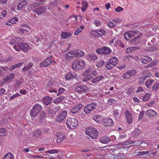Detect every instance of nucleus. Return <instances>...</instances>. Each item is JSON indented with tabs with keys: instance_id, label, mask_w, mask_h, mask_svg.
I'll return each mask as SVG.
<instances>
[{
	"instance_id": "obj_13",
	"label": "nucleus",
	"mask_w": 159,
	"mask_h": 159,
	"mask_svg": "<svg viewBox=\"0 0 159 159\" xmlns=\"http://www.w3.org/2000/svg\"><path fill=\"white\" fill-rule=\"evenodd\" d=\"M89 89L88 88L84 86H78L75 89L76 91L80 93H84L87 92Z\"/></svg>"
},
{
	"instance_id": "obj_31",
	"label": "nucleus",
	"mask_w": 159,
	"mask_h": 159,
	"mask_svg": "<svg viewBox=\"0 0 159 159\" xmlns=\"http://www.w3.org/2000/svg\"><path fill=\"white\" fill-rule=\"evenodd\" d=\"M27 3L26 0H23L18 4L17 7V10L19 11Z\"/></svg>"
},
{
	"instance_id": "obj_20",
	"label": "nucleus",
	"mask_w": 159,
	"mask_h": 159,
	"mask_svg": "<svg viewBox=\"0 0 159 159\" xmlns=\"http://www.w3.org/2000/svg\"><path fill=\"white\" fill-rule=\"evenodd\" d=\"M46 10V9L45 7H38L35 12L36 13L37 15H40L45 12Z\"/></svg>"
},
{
	"instance_id": "obj_45",
	"label": "nucleus",
	"mask_w": 159,
	"mask_h": 159,
	"mask_svg": "<svg viewBox=\"0 0 159 159\" xmlns=\"http://www.w3.org/2000/svg\"><path fill=\"white\" fill-rule=\"evenodd\" d=\"M6 130L5 128H0V136H4L6 135Z\"/></svg>"
},
{
	"instance_id": "obj_58",
	"label": "nucleus",
	"mask_w": 159,
	"mask_h": 159,
	"mask_svg": "<svg viewBox=\"0 0 159 159\" xmlns=\"http://www.w3.org/2000/svg\"><path fill=\"white\" fill-rule=\"evenodd\" d=\"M125 59L126 61H130L131 59H134V57L132 56L127 55L125 56Z\"/></svg>"
},
{
	"instance_id": "obj_63",
	"label": "nucleus",
	"mask_w": 159,
	"mask_h": 159,
	"mask_svg": "<svg viewBox=\"0 0 159 159\" xmlns=\"http://www.w3.org/2000/svg\"><path fill=\"white\" fill-rule=\"evenodd\" d=\"M123 8L120 6H119L115 9V11L117 12H119L123 11Z\"/></svg>"
},
{
	"instance_id": "obj_54",
	"label": "nucleus",
	"mask_w": 159,
	"mask_h": 159,
	"mask_svg": "<svg viewBox=\"0 0 159 159\" xmlns=\"http://www.w3.org/2000/svg\"><path fill=\"white\" fill-rule=\"evenodd\" d=\"M88 57L92 60H95L97 58V57L95 54H89L88 55Z\"/></svg>"
},
{
	"instance_id": "obj_5",
	"label": "nucleus",
	"mask_w": 159,
	"mask_h": 159,
	"mask_svg": "<svg viewBox=\"0 0 159 159\" xmlns=\"http://www.w3.org/2000/svg\"><path fill=\"white\" fill-rule=\"evenodd\" d=\"M42 107L39 104L34 105L30 110V115L32 117L36 116L40 112L42 109Z\"/></svg>"
},
{
	"instance_id": "obj_28",
	"label": "nucleus",
	"mask_w": 159,
	"mask_h": 159,
	"mask_svg": "<svg viewBox=\"0 0 159 159\" xmlns=\"http://www.w3.org/2000/svg\"><path fill=\"white\" fill-rule=\"evenodd\" d=\"M88 3L87 1H83L81 2L82 7L81 10L83 12H84L88 7Z\"/></svg>"
},
{
	"instance_id": "obj_18",
	"label": "nucleus",
	"mask_w": 159,
	"mask_h": 159,
	"mask_svg": "<svg viewBox=\"0 0 159 159\" xmlns=\"http://www.w3.org/2000/svg\"><path fill=\"white\" fill-rule=\"evenodd\" d=\"M99 141L103 144H108L110 142L111 140L108 136H104L100 138Z\"/></svg>"
},
{
	"instance_id": "obj_40",
	"label": "nucleus",
	"mask_w": 159,
	"mask_h": 159,
	"mask_svg": "<svg viewBox=\"0 0 159 159\" xmlns=\"http://www.w3.org/2000/svg\"><path fill=\"white\" fill-rule=\"evenodd\" d=\"M64 57L66 60L67 61H69L73 58L72 56L71 55L69 52H68L66 54H65Z\"/></svg>"
},
{
	"instance_id": "obj_2",
	"label": "nucleus",
	"mask_w": 159,
	"mask_h": 159,
	"mask_svg": "<svg viewBox=\"0 0 159 159\" xmlns=\"http://www.w3.org/2000/svg\"><path fill=\"white\" fill-rule=\"evenodd\" d=\"M85 133L92 139H95L98 136V131L96 128L93 127L87 128L85 130Z\"/></svg>"
},
{
	"instance_id": "obj_37",
	"label": "nucleus",
	"mask_w": 159,
	"mask_h": 159,
	"mask_svg": "<svg viewBox=\"0 0 159 159\" xmlns=\"http://www.w3.org/2000/svg\"><path fill=\"white\" fill-rule=\"evenodd\" d=\"M105 67L108 70H110L113 68L114 66L108 60L105 63Z\"/></svg>"
},
{
	"instance_id": "obj_53",
	"label": "nucleus",
	"mask_w": 159,
	"mask_h": 159,
	"mask_svg": "<svg viewBox=\"0 0 159 159\" xmlns=\"http://www.w3.org/2000/svg\"><path fill=\"white\" fill-rule=\"evenodd\" d=\"M104 63V61L101 60L99 62L97 63L96 66L98 68L100 67L103 65Z\"/></svg>"
},
{
	"instance_id": "obj_39",
	"label": "nucleus",
	"mask_w": 159,
	"mask_h": 159,
	"mask_svg": "<svg viewBox=\"0 0 159 159\" xmlns=\"http://www.w3.org/2000/svg\"><path fill=\"white\" fill-rule=\"evenodd\" d=\"M84 26L83 25L80 26L79 28H78V29L75 31L74 35H78L84 29Z\"/></svg>"
},
{
	"instance_id": "obj_36",
	"label": "nucleus",
	"mask_w": 159,
	"mask_h": 159,
	"mask_svg": "<svg viewBox=\"0 0 159 159\" xmlns=\"http://www.w3.org/2000/svg\"><path fill=\"white\" fill-rule=\"evenodd\" d=\"M2 159H14V157L11 153L9 152L7 153Z\"/></svg>"
},
{
	"instance_id": "obj_4",
	"label": "nucleus",
	"mask_w": 159,
	"mask_h": 159,
	"mask_svg": "<svg viewBox=\"0 0 159 159\" xmlns=\"http://www.w3.org/2000/svg\"><path fill=\"white\" fill-rule=\"evenodd\" d=\"M85 62L83 60H78L74 61L72 63V68L75 71H77L84 67Z\"/></svg>"
},
{
	"instance_id": "obj_46",
	"label": "nucleus",
	"mask_w": 159,
	"mask_h": 159,
	"mask_svg": "<svg viewBox=\"0 0 159 159\" xmlns=\"http://www.w3.org/2000/svg\"><path fill=\"white\" fill-rule=\"evenodd\" d=\"M159 89V84L156 83L152 87V91H157Z\"/></svg>"
},
{
	"instance_id": "obj_24",
	"label": "nucleus",
	"mask_w": 159,
	"mask_h": 159,
	"mask_svg": "<svg viewBox=\"0 0 159 159\" xmlns=\"http://www.w3.org/2000/svg\"><path fill=\"white\" fill-rule=\"evenodd\" d=\"M102 116L101 115L96 114L93 116V119L97 123H100L102 121Z\"/></svg>"
},
{
	"instance_id": "obj_48",
	"label": "nucleus",
	"mask_w": 159,
	"mask_h": 159,
	"mask_svg": "<svg viewBox=\"0 0 159 159\" xmlns=\"http://www.w3.org/2000/svg\"><path fill=\"white\" fill-rule=\"evenodd\" d=\"M140 133V130L139 129H135L134 132L133 136L134 137H137Z\"/></svg>"
},
{
	"instance_id": "obj_11",
	"label": "nucleus",
	"mask_w": 159,
	"mask_h": 159,
	"mask_svg": "<svg viewBox=\"0 0 159 159\" xmlns=\"http://www.w3.org/2000/svg\"><path fill=\"white\" fill-rule=\"evenodd\" d=\"M114 124L113 120L110 118H107L104 119L103 125L106 127H111Z\"/></svg>"
},
{
	"instance_id": "obj_27",
	"label": "nucleus",
	"mask_w": 159,
	"mask_h": 159,
	"mask_svg": "<svg viewBox=\"0 0 159 159\" xmlns=\"http://www.w3.org/2000/svg\"><path fill=\"white\" fill-rule=\"evenodd\" d=\"M52 101V98L49 96H47L44 97L43 99V102L47 105L49 104Z\"/></svg>"
},
{
	"instance_id": "obj_16",
	"label": "nucleus",
	"mask_w": 159,
	"mask_h": 159,
	"mask_svg": "<svg viewBox=\"0 0 159 159\" xmlns=\"http://www.w3.org/2000/svg\"><path fill=\"white\" fill-rule=\"evenodd\" d=\"M125 115L127 122L131 124L132 122V116L130 111L127 110L125 112Z\"/></svg>"
},
{
	"instance_id": "obj_60",
	"label": "nucleus",
	"mask_w": 159,
	"mask_h": 159,
	"mask_svg": "<svg viewBox=\"0 0 159 159\" xmlns=\"http://www.w3.org/2000/svg\"><path fill=\"white\" fill-rule=\"evenodd\" d=\"M94 32V35L96 37H101L102 36V34L99 33V30L93 31Z\"/></svg>"
},
{
	"instance_id": "obj_14",
	"label": "nucleus",
	"mask_w": 159,
	"mask_h": 159,
	"mask_svg": "<svg viewBox=\"0 0 159 159\" xmlns=\"http://www.w3.org/2000/svg\"><path fill=\"white\" fill-rule=\"evenodd\" d=\"M136 72L134 70H132L129 71H127L123 75V77L125 79H128L130 78L131 76H133L135 75Z\"/></svg>"
},
{
	"instance_id": "obj_50",
	"label": "nucleus",
	"mask_w": 159,
	"mask_h": 159,
	"mask_svg": "<svg viewBox=\"0 0 159 159\" xmlns=\"http://www.w3.org/2000/svg\"><path fill=\"white\" fill-rule=\"evenodd\" d=\"M49 88L48 89V91L50 93H57V90L54 87H52L50 88L49 87Z\"/></svg>"
},
{
	"instance_id": "obj_62",
	"label": "nucleus",
	"mask_w": 159,
	"mask_h": 159,
	"mask_svg": "<svg viewBox=\"0 0 159 159\" xmlns=\"http://www.w3.org/2000/svg\"><path fill=\"white\" fill-rule=\"evenodd\" d=\"M86 73L87 74L86 75H84V73L83 75H85V76L87 78V80H89L92 77L91 75L90 74V73H89V72H87Z\"/></svg>"
},
{
	"instance_id": "obj_1",
	"label": "nucleus",
	"mask_w": 159,
	"mask_h": 159,
	"mask_svg": "<svg viewBox=\"0 0 159 159\" xmlns=\"http://www.w3.org/2000/svg\"><path fill=\"white\" fill-rule=\"evenodd\" d=\"M29 47V45L25 42L16 43L13 47L15 51L17 52H20V50H22L25 52L28 51Z\"/></svg>"
},
{
	"instance_id": "obj_32",
	"label": "nucleus",
	"mask_w": 159,
	"mask_h": 159,
	"mask_svg": "<svg viewBox=\"0 0 159 159\" xmlns=\"http://www.w3.org/2000/svg\"><path fill=\"white\" fill-rule=\"evenodd\" d=\"M154 81L153 79H149L145 82V85L147 88H149Z\"/></svg>"
},
{
	"instance_id": "obj_30",
	"label": "nucleus",
	"mask_w": 159,
	"mask_h": 159,
	"mask_svg": "<svg viewBox=\"0 0 159 159\" xmlns=\"http://www.w3.org/2000/svg\"><path fill=\"white\" fill-rule=\"evenodd\" d=\"M71 35L70 33L64 32H63L61 34V37L62 39H66L69 38Z\"/></svg>"
},
{
	"instance_id": "obj_17",
	"label": "nucleus",
	"mask_w": 159,
	"mask_h": 159,
	"mask_svg": "<svg viewBox=\"0 0 159 159\" xmlns=\"http://www.w3.org/2000/svg\"><path fill=\"white\" fill-rule=\"evenodd\" d=\"M83 107V105L80 104L74 107L70 110V112L72 114H75L78 112Z\"/></svg>"
},
{
	"instance_id": "obj_43",
	"label": "nucleus",
	"mask_w": 159,
	"mask_h": 159,
	"mask_svg": "<svg viewBox=\"0 0 159 159\" xmlns=\"http://www.w3.org/2000/svg\"><path fill=\"white\" fill-rule=\"evenodd\" d=\"M151 96V95L150 93H146L143 97V101L145 102L147 101L149 99Z\"/></svg>"
},
{
	"instance_id": "obj_56",
	"label": "nucleus",
	"mask_w": 159,
	"mask_h": 159,
	"mask_svg": "<svg viewBox=\"0 0 159 159\" xmlns=\"http://www.w3.org/2000/svg\"><path fill=\"white\" fill-rule=\"evenodd\" d=\"M101 22L100 20H94V24L96 26L99 27L101 26Z\"/></svg>"
},
{
	"instance_id": "obj_33",
	"label": "nucleus",
	"mask_w": 159,
	"mask_h": 159,
	"mask_svg": "<svg viewBox=\"0 0 159 159\" xmlns=\"http://www.w3.org/2000/svg\"><path fill=\"white\" fill-rule=\"evenodd\" d=\"M87 72H89V73H90V74L91 75V76H96L97 74V72L96 70H94L93 71H91V70L89 69H88L87 70L85 71L84 72V75H86Z\"/></svg>"
},
{
	"instance_id": "obj_21",
	"label": "nucleus",
	"mask_w": 159,
	"mask_h": 159,
	"mask_svg": "<svg viewBox=\"0 0 159 159\" xmlns=\"http://www.w3.org/2000/svg\"><path fill=\"white\" fill-rule=\"evenodd\" d=\"M77 76V74L74 73L69 72L65 76L67 80H69L75 78Z\"/></svg>"
},
{
	"instance_id": "obj_8",
	"label": "nucleus",
	"mask_w": 159,
	"mask_h": 159,
	"mask_svg": "<svg viewBox=\"0 0 159 159\" xmlns=\"http://www.w3.org/2000/svg\"><path fill=\"white\" fill-rule=\"evenodd\" d=\"M139 32V31L137 30L128 31L124 33V36L126 40H129L130 38L137 35Z\"/></svg>"
},
{
	"instance_id": "obj_10",
	"label": "nucleus",
	"mask_w": 159,
	"mask_h": 159,
	"mask_svg": "<svg viewBox=\"0 0 159 159\" xmlns=\"http://www.w3.org/2000/svg\"><path fill=\"white\" fill-rule=\"evenodd\" d=\"M15 76L14 73H10L5 78L3 79L2 83L5 84L13 80Z\"/></svg>"
},
{
	"instance_id": "obj_26",
	"label": "nucleus",
	"mask_w": 159,
	"mask_h": 159,
	"mask_svg": "<svg viewBox=\"0 0 159 159\" xmlns=\"http://www.w3.org/2000/svg\"><path fill=\"white\" fill-rule=\"evenodd\" d=\"M65 98V96L61 95L54 99L53 102L54 103H58L61 102Z\"/></svg>"
},
{
	"instance_id": "obj_3",
	"label": "nucleus",
	"mask_w": 159,
	"mask_h": 159,
	"mask_svg": "<svg viewBox=\"0 0 159 159\" xmlns=\"http://www.w3.org/2000/svg\"><path fill=\"white\" fill-rule=\"evenodd\" d=\"M78 121L75 118H69L67 120L66 124L69 129H75L78 126Z\"/></svg>"
},
{
	"instance_id": "obj_52",
	"label": "nucleus",
	"mask_w": 159,
	"mask_h": 159,
	"mask_svg": "<svg viewBox=\"0 0 159 159\" xmlns=\"http://www.w3.org/2000/svg\"><path fill=\"white\" fill-rule=\"evenodd\" d=\"M22 83L19 80L16 81L14 85L16 89H18Z\"/></svg>"
},
{
	"instance_id": "obj_29",
	"label": "nucleus",
	"mask_w": 159,
	"mask_h": 159,
	"mask_svg": "<svg viewBox=\"0 0 159 159\" xmlns=\"http://www.w3.org/2000/svg\"><path fill=\"white\" fill-rule=\"evenodd\" d=\"M34 64L33 63L31 62L29 63L26 66H25L22 69V70L23 72H25L28 70L30 69L33 66Z\"/></svg>"
},
{
	"instance_id": "obj_57",
	"label": "nucleus",
	"mask_w": 159,
	"mask_h": 159,
	"mask_svg": "<svg viewBox=\"0 0 159 159\" xmlns=\"http://www.w3.org/2000/svg\"><path fill=\"white\" fill-rule=\"evenodd\" d=\"M115 102V99L112 98H109L108 100V103L110 105H111L112 104H114Z\"/></svg>"
},
{
	"instance_id": "obj_42",
	"label": "nucleus",
	"mask_w": 159,
	"mask_h": 159,
	"mask_svg": "<svg viewBox=\"0 0 159 159\" xmlns=\"http://www.w3.org/2000/svg\"><path fill=\"white\" fill-rule=\"evenodd\" d=\"M143 75L144 77L146 79L147 78H148L152 75L151 73L148 71H145L143 73Z\"/></svg>"
},
{
	"instance_id": "obj_7",
	"label": "nucleus",
	"mask_w": 159,
	"mask_h": 159,
	"mask_svg": "<svg viewBox=\"0 0 159 159\" xmlns=\"http://www.w3.org/2000/svg\"><path fill=\"white\" fill-rule=\"evenodd\" d=\"M97 103L93 102L86 106L84 108V111L86 114L90 112L92 110L95 109L97 106Z\"/></svg>"
},
{
	"instance_id": "obj_51",
	"label": "nucleus",
	"mask_w": 159,
	"mask_h": 159,
	"mask_svg": "<svg viewBox=\"0 0 159 159\" xmlns=\"http://www.w3.org/2000/svg\"><path fill=\"white\" fill-rule=\"evenodd\" d=\"M58 151H59L58 150L56 149H52L47 151L45 152V153H49L50 154H55L57 153Z\"/></svg>"
},
{
	"instance_id": "obj_59",
	"label": "nucleus",
	"mask_w": 159,
	"mask_h": 159,
	"mask_svg": "<svg viewBox=\"0 0 159 159\" xmlns=\"http://www.w3.org/2000/svg\"><path fill=\"white\" fill-rule=\"evenodd\" d=\"M134 90V87H130L128 89L127 93L128 94L130 95L133 93Z\"/></svg>"
},
{
	"instance_id": "obj_38",
	"label": "nucleus",
	"mask_w": 159,
	"mask_h": 159,
	"mask_svg": "<svg viewBox=\"0 0 159 159\" xmlns=\"http://www.w3.org/2000/svg\"><path fill=\"white\" fill-rule=\"evenodd\" d=\"M24 63L23 62H22L18 63L15 65H13V66H12L11 68L9 69V70L10 71H11L12 70H13L16 68H18L20 66H22Z\"/></svg>"
},
{
	"instance_id": "obj_47",
	"label": "nucleus",
	"mask_w": 159,
	"mask_h": 159,
	"mask_svg": "<svg viewBox=\"0 0 159 159\" xmlns=\"http://www.w3.org/2000/svg\"><path fill=\"white\" fill-rule=\"evenodd\" d=\"M29 30H28L26 29L22 28H19V32L22 33V34H26L27 32H29Z\"/></svg>"
},
{
	"instance_id": "obj_23",
	"label": "nucleus",
	"mask_w": 159,
	"mask_h": 159,
	"mask_svg": "<svg viewBox=\"0 0 159 159\" xmlns=\"http://www.w3.org/2000/svg\"><path fill=\"white\" fill-rule=\"evenodd\" d=\"M110 63L114 67L118 62V58L116 57H113L110 58L109 60Z\"/></svg>"
},
{
	"instance_id": "obj_61",
	"label": "nucleus",
	"mask_w": 159,
	"mask_h": 159,
	"mask_svg": "<svg viewBox=\"0 0 159 159\" xmlns=\"http://www.w3.org/2000/svg\"><path fill=\"white\" fill-rule=\"evenodd\" d=\"M141 33L139 34L137 36L134 37L132 39V41L134 42L137 41V39H139L140 38H141Z\"/></svg>"
},
{
	"instance_id": "obj_44",
	"label": "nucleus",
	"mask_w": 159,
	"mask_h": 159,
	"mask_svg": "<svg viewBox=\"0 0 159 159\" xmlns=\"http://www.w3.org/2000/svg\"><path fill=\"white\" fill-rule=\"evenodd\" d=\"M69 52L73 58L78 56V50H73Z\"/></svg>"
},
{
	"instance_id": "obj_6",
	"label": "nucleus",
	"mask_w": 159,
	"mask_h": 159,
	"mask_svg": "<svg viewBox=\"0 0 159 159\" xmlns=\"http://www.w3.org/2000/svg\"><path fill=\"white\" fill-rule=\"evenodd\" d=\"M96 52L99 54L106 55L110 53L111 50L109 48L106 46H103L102 48L97 49Z\"/></svg>"
},
{
	"instance_id": "obj_19",
	"label": "nucleus",
	"mask_w": 159,
	"mask_h": 159,
	"mask_svg": "<svg viewBox=\"0 0 159 159\" xmlns=\"http://www.w3.org/2000/svg\"><path fill=\"white\" fill-rule=\"evenodd\" d=\"M38 4L37 3H34L30 4L28 7V9L30 11L31 10L34 12H35L37 8L38 7Z\"/></svg>"
},
{
	"instance_id": "obj_55",
	"label": "nucleus",
	"mask_w": 159,
	"mask_h": 159,
	"mask_svg": "<svg viewBox=\"0 0 159 159\" xmlns=\"http://www.w3.org/2000/svg\"><path fill=\"white\" fill-rule=\"evenodd\" d=\"M145 79H146L144 76L142 75L139 79L138 81L139 83L140 84H142L144 83Z\"/></svg>"
},
{
	"instance_id": "obj_22",
	"label": "nucleus",
	"mask_w": 159,
	"mask_h": 159,
	"mask_svg": "<svg viewBox=\"0 0 159 159\" xmlns=\"http://www.w3.org/2000/svg\"><path fill=\"white\" fill-rule=\"evenodd\" d=\"M146 58H143L141 57L140 60L141 62L143 64H147V63L151 61H152V58L148 56L144 57Z\"/></svg>"
},
{
	"instance_id": "obj_35",
	"label": "nucleus",
	"mask_w": 159,
	"mask_h": 159,
	"mask_svg": "<svg viewBox=\"0 0 159 159\" xmlns=\"http://www.w3.org/2000/svg\"><path fill=\"white\" fill-rule=\"evenodd\" d=\"M107 26L109 28H112L116 26V23L114 22L113 20L109 21L107 23Z\"/></svg>"
},
{
	"instance_id": "obj_64",
	"label": "nucleus",
	"mask_w": 159,
	"mask_h": 159,
	"mask_svg": "<svg viewBox=\"0 0 159 159\" xmlns=\"http://www.w3.org/2000/svg\"><path fill=\"white\" fill-rule=\"evenodd\" d=\"M78 56L82 57L84 56V53L82 51L78 50Z\"/></svg>"
},
{
	"instance_id": "obj_25",
	"label": "nucleus",
	"mask_w": 159,
	"mask_h": 159,
	"mask_svg": "<svg viewBox=\"0 0 159 159\" xmlns=\"http://www.w3.org/2000/svg\"><path fill=\"white\" fill-rule=\"evenodd\" d=\"M146 114L149 116H152L156 115L157 113L153 110L149 109L146 111Z\"/></svg>"
},
{
	"instance_id": "obj_12",
	"label": "nucleus",
	"mask_w": 159,
	"mask_h": 159,
	"mask_svg": "<svg viewBox=\"0 0 159 159\" xmlns=\"http://www.w3.org/2000/svg\"><path fill=\"white\" fill-rule=\"evenodd\" d=\"M52 56H50L45 60L42 62L40 64V66L41 67H45L49 66L51 64L52 61Z\"/></svg>"
},
{
	"instance_id": "obj_9",
	"label": "nucleus",
	"mask_w": 159,
	"mask_h": 159,
	"mask_svg": "<svg viewBox=\"0 0 159 159\" xmlns=\"http://www.w3.org/2000/svg\"><path fill=\"white\" fill-rule=\"evenodd\" d=\"M67 114V111H64L57 115L56 120L57 122H61L65 119Z\"/></svg>"
},
{
	"instance_id": "obj_34",
	"label": "nucleus",
	"mask_w": 159,
	"mask_h": 159,
	"mask_svg": "<svg viewBox=\"0 0 159 159\" xmlns=\"http://www.w3.org/2000/svg\"><path fill=\"white\" fill-rule=\"evenodd\" d=\"M104 77L102 75H99L95 78L92 79L91 82L93 83H95L101 80L104 78Z\"/></svg>"
},
{
	"instance_id": "obj_15",
	"label": "nucleus",
	"mask_w": 159,
	"mask_h": 159,
	"mask_svg": "<svg viewBox=\"0 0 159 159\" xmlns=\"http://www.w3.org/2000/svg\"><path fill=\"white\" fill-rule=\"evenodd\" d=\"M57 142L58 143L62 142L66 139L64 134L62 132H59L56 133Z\"/></svg>"
},
{
	"instance_id": "obj_49",
	"label": "nucleus",
	"mask_w": 159,
	"mask_h": 159,
	"mask_svg": "<svg viewBox=\"0 0 159 159\" xmlns=\"http://www.w3.org/2000/svg\"><path fill=\"white\" fill-rule=\"evenodd\" d=\"M65 91V89L64 88H59L58 90V92L57 94L56 95V96H55V97H56L57 96H59V95H61L62 93H63Z\"/></svg>"
},
{
	"instance_id": "obj_41",
	"label": "nucleus",
	"mask_w": 159,
	"mask_h": 159,
	"mask_svg": "<svg viewBox=\"0 0 159 159\" xmlns=\"http://www.w3.org/2000/svg\"><path fill=\"white\" fill-rule=\"evenodd\" d=\"M42 131L40 130H36L34 133V136L36 137H39L42 135Z\"/></svg>"
}]
</instances>
